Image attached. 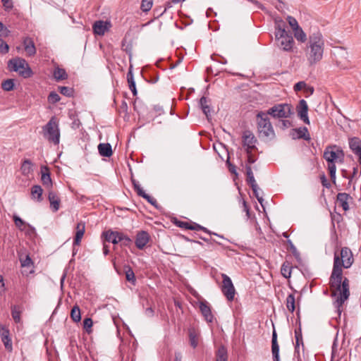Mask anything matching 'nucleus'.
Here are the masks:
<instances>
[{
  "label": "nucleus",
  "instance_id": "423d86ee",
  "mask_svg": "<svg viewBox=\"0 0 361 361\" xmlns=\"http://www.w3.org/2000/svg\"><path fill=\"white\" fill-rule=\"evenodd\" d=\"M8 66L11 71L18 72L19 75L25 78H30L32 75V70L23 59H12L9 60Z\"/></svg>",
  "mask_w": 361,
  "mask_h": 361
},
{
  "label": "nucleus",
  "instance_id": "6e6552de",
  "mask_svg": "<svg viewBox=\"0 0 361 361\" xmlns=\"http://www.w3.org/2000/svg\"><path fill=\"white\" fill-rule=\"evenodd\" d=\"M275 39L277 46L285 51H291L293 49L294 40L290 32H286L284 35H275Z\"/></svg>",
  "mask_w": 361,
  "mask_h": 361
},
{
  "label": "nucleus",
  "instance_id": "4d7b16f0",
  "mask_svg": "<svg viewBox=\"0 0 361 361\" xmlns=\"http://www.w3.org/2000/svg\"><path fill=\"white\" fill-rule=\"evenodd\" d=\"M9 50V47L8 44L4 41L2 39H0V53L6 54Z\"/></svg>",
  "mask_w": 361,
  "mask_h": 361
},
{
  "label": "nucleus",
  "instance_id": "6e6d98bb",
  "mask_svg": "<svg viewBox=\"0 0 361 361\" xmlns=\"http://www.w3.org/2000/svg\"><path fill=\"white\" fill-rule=\"evenodd\" d=\"M132 182H133V185L135 190L137 192V195L141 197L145 192L142 189V188L140 187V185L137 181L133 179Z\"/></svg>",
  "mask_w": 361,
  "mask_h": 361
},
{
  "label": "nucleus",
  "instance_id": "4468645a",
  "mask_svg": "<svg viewBox=\"0 0 361 361\" xmlns=\"http://www.w3.org/2000/svg\"><path fill=\"white\" fill-rule=\"evenodd\" d=\"M111 27L110 22L97 20L92 25L93 32L95 35L102 36L107 32Z\"/></svg>",
  "mask_w": 361,
  "mask_h": 361
},
{
  "label": "nucleus",
  "instance_id": "f03ea898",
  "mask_svg": "<svg viewBox=\"0 0 361 361\" xmlns=\"http://www.w3.org/2000/svg\"><path fill=\"white\" fill-rule=\"evenodd\" d=\"M324 49V40L320 31L317 30L310 35L306 48V56L310 65L322 59Z\"/></svg>",
  "mask_w": 361,
  "mask_h": 361
},
{
  "label": "nucleus",
  "instance_id": "c756f323",
  "mask_svg": "<svg viewBox=\"0 0 361 361\" xmlns=\"http://www.w3.org/2000/svg\"><path fill=\"white\" fill-rule=\"evenodd\" d=\"M127 80L128 82V86L133 95L135 96L137 94V90L135 87V82L134 80L133 74L132 72V66H130L128 72L127 73Z\"/></svg>",
  "mask_w": 361,
  "mask_h": 361
},
{
  "label": "nucleus",
  "instance_id": "8fccbe9b",
  "mask_svg": "<svg viewBox=\"0 0 361 361\" xmlns=\"http://www.w3.org/2000/svg\"><path fill=\"white\" fill-rule=\"evenodd\" d=\"M92 325L93 322L91 318L87 317L83 320V328L88 334L92 332Z\"/></svg>",
  "mask_w": 361,
  "mask_h": 361
},
{
  "label": "nucleus",
  "instance_id": "a211bd4d",
  "mask_svg": "<svg viewBox=\"0 0 361 361\" xmlns=\"http://www.w3.org/2000/svg\"><path fill=\"white\" fill-rule=\"evenodd\" d=\"M200 310L202 314L204 317L205 320L208 323H212L214 320V316L212 313L210 306L207 302H200Z\"/></svg>",
  "mask_w": 361,
  "mask_h": 361
},
{
  "label": "nucleus",
  "instance_id": "9b49d317",
  "mask_svg": "<svg viewBox=\"0 0 361 361\" xmlns=\"http://www.w3.org/2000/svg\"><path fill=\"white\" fill-rule=\"evenodd\" d=\"M243 145L245 147V150L246 153H249L250 150L256 149L255 144L257 143V139L252 132L250 130H245L243 133Z\"/></svg>",
  "mask_w": 361,
  "mask_h": 361
},
{
  "label": "nucleus",
  "instance_id": "393cba45",
  "mask_svg": "<svg viewBox=\"0 0 361 361\" xmlns=\"http://www.w3.org/2000/svg\"><path fill=\"white\" fill-rule=\"evenodd\" d=\"M274 35L282 34L284 35L286 32V23L281 18H276L274 19Z\"/></svg>",
  "mask_w": 361,
  "mask_h": 361
},
{
  "label": "nucleus",
  "instance_id": "a19ab883",
  "mask_svg": "<svg viewBox=\"0 0 361 361\" xmlns=\"http://www.w3.org/2000/svg\"><path fill=\"white\" fill-rule=\"evenodd\" d=\"M293 33L298 42H305L307 41V35L300 27L293 30Z\"/></svg>",
  "mask_w": 361,
  "mask_h": 361
},
{
  "label": "nucleus",
  "instance_id": "aec40b11",
  "mask_svg": "<svg viewBox=\"0 0 361 361\" xmlns=\"http://www.w3.org/2000/svg\"><path fill=\"white\" fill-rule=\"evenodd\" d=\"M271 353L273 361H281L279 355V345L277 341V334L275 330H274L272 333Z\"/></svg>",
  "mask_w": 361,
  "mask_h": 361
},
{
  "label": "nucleus",
  "instance_id": "412c9836",
  "mask_svg": "<svg viewBox=\"0 0 361 361\" xmlns=\"http://www.w3.org/2000/svg\"><path fill=\"white\" fill-rule=\"evenodd\" d=\"M23 43L24 49L28 56H32L36 54V48L32 38L25 37Z\"/></svg>",
  "mask_w": 361,
  "mask_h": 361
},
{
  "label": "nucleus",
  "instance_id": "ddd939ff",
  "mask_svg": "<svg viewBox=\"0 0 361 361\" xmlns=\"http://www.w3.org/2000/svg\"><path fill=\"white\" fill-rule=\"evenodd\" d=\"M0 337L5 348L8 352H11L13 350V344L10 337V331L6 326H0Z\"/></svg>",
  "mask_w": 361,
  "mask_h": 361
},
{
  "label": "nucleus",
  "instance_id": "bf43d9fd",
  "mask_svg": "<svg viewBox=\"0 0 361 361\" xmlns=\"http://www.w3.org/2000/svg\"><path fill=\"white\" fill-rule=\"evenodd\" d=\"M20 263L21 266L23 267H30L33 264L32 260L29 255H27L24 259H21Z\"/></svg>",
  "mask_w": 361,
  "mask_h": 361
},
{
  "label": "nucleus",
  "instance_id": "a878e982",
  "mask_svg": "<svg viewBox=\"0 0 361 361\" xmlns=\"http://www.w3.org/2000/svg\"><path fill=\"white\" fill-rule=\"evenodd\" d=\"M98 151L101 156L105 157H110L113 154L111 145L109 143L99 144Z\"/></svg>",
  "mask_w": 361,
  "mask_h": 361
},
{
  "label": "nucleus",
  "instance_id": "1a4fd4ad",
  "mask_svg": "<svg viewBox=\"0 0 361 361\" xmlns=\"http://www.w3.org/2000/svg\"><path fill=\"white\" fill-rule=\"evenodd\" d=\"M222 277V286L221 291L224 296L228 301H232L234 299L235 290L231 278L226 274H221Z\"/></svg>",
  "mask_w": 361,
  "mask_h": 361
},
{
  "label": "nucleus",
  "instance_id": "2eb2a0df",
  "mask_svg": "<svg viewBox=\"0 0 361 361\" xmlns=\"http://www.w3.org/2000/svg\"><path fill=\"white\" fill-rule=\"evenodd\" d=\"M149 238L150 237L147 232L144 231H139L136 235L135 244L138 249L142 250L148 243Z\"/></svg>",
  "mask_w": 361,
  "mask_h": 361
},
{
  "label": "nucleus",
  "instance_id": "7ed1b4c3",
  "mask_svg": "<svg viewBox=\"0 0 361 361\" xmlns=\"http://www.w3.org/2000/svg\"><path fill=\"white\" fill-rule=\"evenodd\" d=\"M343 151L336 145L327 146L324 152V159L328 163V170L331 179L335 182L336 167V163H343L344 160Z\"/></svg>",
  "mask_w": 361,
  "mask_h": 361
},
{
  "label": "nucleus",
  "instance_id": "13d9d810",
  "mask_svg": "<svg viewBox=\"0 0 361 361\" xmlns=\"http://www.w3.org/2000/svg\"><path fill=\"white\" fill-rule=\"evenodd\" d=\"M141 197L147 200L148 202L155 206V207H158V205L157 204V200L155 198L151 197L150 195H147L145 192Z\"/></svg>",
  "mask_w": 361,
  "mask_h": 361
},
{
  "label": "nucleus",
  "instance_id": "3c124183",
  "mask_svg": "<svg viewBox=\"0 0 361 361\" xmlns=\"http://www.w3.org/2000/svg\"><path fill=\"white\" fill-rule=\"evenodd\" d=\"M48 102L51 104H56L60 101L61 97L56 92H51L48 96Z\"/></svg>",
  "mask_w": 361,
  "mask_h": 361
},
{
  "label": "nucleus",
  "instance_id": "7c9ffc66",
  "mask_svg": "<svg viewBox=\"0 0 361 361\" xmlns=\"http://www.w3.org/2000/svg\"><path fill=\"white\" fill-rule=\"evenodd\" d=\"M228 351L224 345H220L216 352V361H227Z\"/></svg>",
  "mask_w": 361,
  "mask_h": 361
},
{
  "label": "nucleus",
  "instance_id": "bb28decb",
  "mask_svg": "<svg viewBox=\"0 0 361 361\" xmlns=\"http://www.w3.org/2000/svg\"><path fill=\"white\" fill-rule=\"evenodd\" d=\"M245 171L247 176L246 181L251 188L255 190L257 184L255 179L251 166L245 165Z\"/></svg>",
  "mask_w": 361,
  "mask_h": 361
},
{
  "label": "nucleus",
  "instance_id": "e2e57ef3",
  "mask_svg": "<svg viewBox=\"0 0 361 361\" xmlns=\"http://www.w3.org/2000/svg\"><path fill=\"white\" fill-rule=\"evenodd\" d=\"M252 192H253V194L255 196V197L257 199L258 202L261 204V205H262V203H263V198L262 197H260L259 195V187L258 185H256V188L254 189H252Z\"/></svg>",
  "mask_w": 361,
  "mask_h": 361
},
{
  "label": "nucleus",
  "instance_id": "0eeeda50",
  "mask_svg": "<svg viewBox=\"0 0 361 361\" xmlns=\"http://www.w3.org/2000/svg\"><path fill=\"white\" fill-rule=\"evenodd\" d=\"M274 118H289L293 114V106L289 104H278L265 112Z\"/></svg>",
  "mask_w": 361,
  "mask_h": 361
},
{
  "label": "nucleus",
  "instance_id": "9d476101",
  "mask_svg": "<svg viewBox=\"0 0 361 361\" xmlns=\"http://www.w3.org/2000/svg\"><path fill=\"white\" fill-rule=\"evenodd\" d=\"M333 59L337 66L345 68L348 65V53L342 47H336L332 53Z\"/></svg>",
  "mask_w": 361,
  "mask_h": 361
},
{
  "label": "nucleus",
  "instance_id": "79ce46f5",
  "mask_svg": "<svg viewBox=\"0 0 361 361\" xmlns=\"http://www.w3.org/2000/svg\"><path fill=\"white\" fill-rule=\"evenodd\" d=\"M71 317L75 322H78L81 319L80 310L78 305H75L73 306L71 311Z\"/></svg>",
  "mask_w": 361,
  "mask_h": 361
},
{
  "label": "nucleus",
  "instance_id": "c85d7f7f",
  "mask_svg": "<svg viewBox=\"0 0 361 361\" xmlns=\"http://www.w3.org/2000/svg\"><path fill=\"white\" fill-rule=\"evenodd\" d=\"M210 102L209 99H208L206 97H202L200 99L199 104L203 111V113L205 114V116L208 118L210 115L211 112V108L209 105V103Z\"/></svg>",
  "mask_w": 361,
  "mask_h": 361
},
{
  "label": "nucleus",
  "instance_id": "4c0bfd02",
  "mask_svg": "<svg viewBox=\"0 0 361 361\" xmlns=\"http://www.w3.org/2000/svg\"><path fill=\"white\" fill-rule=\"evenodd\" d=\"M295 353H298V349L300 344L302 343L303 345L302 341V329L300 326H298L295 329Z\"/></svg>",
  "mask_w": 361,
  "mask_h": 361
},
{
  "label": "nucleus",
  "instance_id": "473e14b6",
  "mask_svg": "<svg viewBox=\"0 0 361 361\" xmlns=\"http://www.w3.org/2000/svg\"><path fill=\"white\" fill-rule=\"evenodd\" d=\"M189 341L190 345L195 348L198 345V334L195 329H189L188 330Z\"/></svg>",
  "mask_w": 361,
  "mask_h": 361
},
{
  "label": "nucleus",
  "instance_id": "39448f33",
  "mask_svg": "<svg viewBox=\"0 0 361 361\" xmlns=\"http://www.w3.org/2000/svg\"><path fill=\"white\" fill-rule=\"evenodd\" d=\"M44 137L50 142L58 145L60 140L59 123L55 116H52L42 128Z\"/></svg>",
  "mask_w": 361,
  "mask_h": 361
},
{
  "label": "nucleus",
  "instance_id": "4be33fe9",
  "mask_svg": "<svg viewBox=\"0 0 361 361\" xmlns=\"http://www.w3.org/2000/svg\"><path fill=\"white\" fill-rule=\"evenodd\" d=\"M41 172H42L41 180H42V184L47 188H52V180H51V178L50 176L49 168L47 166L42 168Z\"/></svg>",
  "mask_w": 361,
  "mask_h": 361
},
{
  "label": "nucleus",
  "instance_id": "6ab92c4d",
  "mask_svg": "<svg viewBox=\"0 0 361 361\" xmlns=\"http://www.w3.org/2000/svg\"><path fill=\"white\" fill-rule=\"evenodd\" d=\"M48 200L50 203V207L53 212H57L60 208L61 200L57 194L50 190L48 195Z\"/></svg>",
  "mask_w": 361,
  "mask_h": 361
},
{
  "label": "nucleus",
  "instance_id": "c03bdc74",
  "mask_svg": "<svg viewBox=\"0 0 361 361\" xmlns=\"http://www.w3.org/2000/svg\"><path fill=\"white\" fill-rule=\"evenodd\" d=\"M14 87V80L13 79H7L1 82V88L4 91H11Z\"/></svg>",
  "mask_w": 361,
  "mask_h": 361
},
{
  "label": "nucleus",
  "instance_id": "f704fd0d",
  "mask_svg": "<svg viewBox=\"0 0 361 361\" xmlns=\"http://www.w3.org/2000/svg\"><path fill=\"white\" fill-rule=\"evenodd\" d=\"M32 165L33 164L30 159H25L23 161L20 167L22 174L24 176L29 175L32 171Z\"/></svg>",
  "mask_w": 361,
  "mask_h": 361
},
{
  "label": "nucleus",
  "instance_id": "603ef678",
  "mask_svg": "<svg viewBox=\"0 0 361 361\" xmlns=\"http://www.w3.org/2000/svg\"><path fill=\"white\" fill-rule=\"evenodd\" d=\"M287 21L290 27L292 28L293 31L300 27L297 20L293 16H288L287 17Z\"/></svg>",
  "mask_w": 361,
  "mask_h": 361
},
{
  "label": "nucleus",
  "instance_id": "c9c22d12",
  "mask_svg": "<svg viewBox=\"0 0 361 361\" xmlns=\"http://www.w3.org/2000/svg\"><path fill=\"white\" fill-rule=\"evenodd\" d=\"M53 76L56 81H60L67 79L68 74L63 68L57 67L54 71Z\"/></svg>",
  "mask_w": 361,
  "mask_h": 361
},
{
  "label": "nucleus",
  "instance_id": "20e7f679",
  "mask_svg": "<svg viewBox=\"0 0 361 361\" xmlns=\"http://www.w3.org/2000/svg\"><path fill=\"white\" fill-rule=\"evenodd\" d=\"M257 130L259 137L271 139L275 136L274 130L267 114L259 111L257 114Z\"/></svg>",
  "mask_w": 361,
  "mask_h": 361
},
{
  "label": "nucleus",
  "instance_id": "f3484780",
  "mask_svg": "<svg viewBox=\"0 0 361 361\" xmlns=\"http://www.w3.org/2000/svg\"><path fill=\"white\" fill-rule=\"evenodd\" d=\"M291 135L293 139H304L305 140H310V135L306 127L293 129Z\"/></svg>",
  "mask_w": 361,
  "mask_h": 361
},
{
  "label": "nucleus",
  "instance_id": "cd10ccee",
  "mask_svg": "<svg viewBox=\"0 0 361 361\" xmlns=\"http://www.w3.org/2000/svg\"><path fill=\"white\" fill-rule=\"evenodd\" d=\"M13 220L14 221L16 226L20 231H24L25 228L26 226H27L30 230H32L33 231H35V228L32 226L27 224L25 221H24L21 218H20L16 214H14L13 216Z\"/></svg>",
  "mask_w": 361,
  "mask_h": 361
},
{
  "label": "nucleus",
  "instance_id": "5701e85b",
  "mask_svg": "<svg viewBox=\"0 0 361 361\" xmlns=\"http://www.w3.org/2000/svg\"><path fill=\"white\" fill-rule=\"evenodd\" d=\"M85 231V223L83 222H79L76 226V233L75 236L74 238L73 245H79L81 241L82 238L84 235Z\"/></svg>",
  "mask_w": 361,
  "mask_h": 361
},
{
  "label": "nucleus",
  "instance_id": "de8ad7c7",
  "mask_svg": "<svg viewBox=\"0 0 361 361\" xmlns=\"http://www.w3.org/2000/svg\"><path fill=\"white\" fill-rule=\"evenodd\" d=\"M59 90L61 94L66 97H72L73 95V89L69 87L59 86Z\"/></svg>",
  "mask_w": 361,
  "mask_h": 361
},
{
  "label": "nucleus",
  "instance_id": "72a5a7b5",
  "mask_svg": "<svg viewBox=\"0 0 361 361\" xmlns=\"http://www.w3.org/2000/svg\"><path fill=\"white\" fill-rule=\"evenodd\" d=\"M43 190L40 185H35L31 188V195L33 199L37 200L38 202H41L42 198Z\"/></svg>",
  "mask_w": 361,
  "mask_h": 361
},
{
  "label": "nucleus",
  "instance_id": "774afa93",
  "mask_svg": "<svg viewBox=\"0 0 361 361\" xmlns=\"http://www.w3.org/2000/svg\"><path fill=\"white\" fill-rule=\"evenodd\" d=\"M125 234L123 233H121V232H118L116 231V236L117 237V243H122V240H123V238L124 237Z\"/></svg>",
  "mask_w": 361,
  "mask_h": 361
},
{
  "label": "nucleus",
  "instance_id": "09e8293b",
  "mask_svg": "<svg viewBox=\"0 0 361 361\" xmlns=\"http://www.w3.org/2000/svg\"><path fill=\"white\" fill-rule=\"evenodd\" d=\"M193 231H202L207 233H208L209 235H217L219 237H221V238H223V236L221 235H218L217 233H214V232H212L210 231H209L207 228L197 224V223H194V227H193Z\"/></svg>",
  "mask_w": 361,
  "mask_h": 361
},
{
  "label": "nucleus",
  "instance_id": "338daca9",
  "mask_svg": "<svg viewBox=\"0 0 361 361\" xmlns=\"http://www.w3.org/2000/svg\"><path fill=\"white\" fill-rule=\"evenodd\" d=\"M243 210L246 212V215L247 216V218L250 217V209H249V207L247 204V202L243 200Z\"/></svg>",
  "mask_w": 361,
  "mask_h": 361
},
{
  "label": "nucleus",
  "instance_id": "a18cd8bd",
  "mask_svg": "<svg viewBox=\"0 0 361 361\" xmlns=\"http://www.w3.org/2000/svg\"><path fill=\"white\" fill-rule=\"evenodd\" d=\"M125 273L126 280L129 282L134 283L135 281V276L133 269L129 267H125Z\"/></svg>",
  "mask_w": 361,
  "mask_h": 361
},
{
  "label": "nucleus",
  "instance_id": "dca6fc26",
  "mask_svg": "<svg viewBox=\"0 0 361 361\" xmlns=\"http://www.w3.org/2000/svg\"><path fill=\"white\" fill-rule=\"evenodd\" d=\"M336 201L344 211H348L349 202L353 201V197L346 192H339L336 196Z\"/></svg>",
  "mask_w": 361,
  "mask_h": 361
},
{
  "label": "nucleus",
  "instance_id": "58836bf2",
  "mask_svg": "<svg viewBox=\"0 0 361 361\" xmlns=\"http://www.w3.org/2000/svg\"><path fill=\"white\" fill-rule=\"evenodd\" d=\"M295 295L293 293L289 294L286 300V305L291 313L295 310Z\"/></svg>",
  "mask_w": 361,
  "mask_h": 361
},
{
  "label": "nucleus",
  "instance_id": "49530a36",
  "mask_svg": "<svg viewBox=\"0 0 361 361\" xmlns=\"http://www.w3.org/2000/svg\"><path fill=\"white\" fill-rule=\"evenodd\" d=\"M116 235V231H112L111 230L103 232L102 236L104 238V240L109 243H113L115 240V235Z\"/></svg>",
  "mask_w": 361,
  "mask_h": 361
},
{
  "label": "nucleus",
  "instance_id": "f8f14e48",
  "mask_svg": "<svg viewBox=\"0 0 361 361\" xmlns=\"http://www.w3.org/2000/svg\"><path fill=\"white\" fill-rule=\"evenodd\" d=\"M298 117L305 123L310 125V121L308 117V105L305 99H300L296 106Z\"/></svg>",
  "mask_w": 361,
  "mask_h": 361
},
{
  "label": "nucleus",
  "instance_id": "052dcab7",
  "mask_svg": "<svg viewBox=\"0 0 361 361\" xmlns=\"http://www.w3.org/2000/svg\"><path fill=\"white\" fill-rule=\"evenodd\" d=\"M306 87V83L304 81H300L295 84L293 89L295 92L300 91Z\"/></svg>",
  "mask_w": 361,
  "mask_h": 361
},
{
  "label": "nucleus",
  "instance_id": "69168bd1",
  "mask_svg": "<svg viewBox=\"0 0 361 361\" xmlns=\"http://www.w3.org/2000/svg\"><path fill=\"white\" fill-rule=\"evenodd\" d=\"M321 181L324 187L329 188L331 186L324 174L321 176Z\"/></svg>",
  "mask_w": 361,
  "mask_h": 361
},
{
  "label": "nucleus",
  "instance_id": "f257e3e1",
  "mask_svg": "<svg viewBox=\"0 0 361 361\" xmlns=\"http://www.w3.org/2000/svg\"><path fill=\"white\" fill-rule=\"evenodd\" d=\"M354 263L353 254L348 247L341 249L340 254L334 253L333 269L329 278V286L332 297H336L334 305L338 317L342 312L344 302L350 296V281L343 276V268L348 269Z\"/></svg>",
  "mask_w": 361,
  "mask_h": 361
},
{
  "label": "nucleus",
  "instance_id": "0e129e2a",
  "mask_svg": "<svg viewBox=\"0 0 361 361\" xmlns=\"http://www.w3.org/2000/svg\"><path fill=\"white\" fill-rule=\"evenodd\" d=\"M247 164L246 165L250 166V164H254L257 159L252 155V150H250L249 153H247Z\"/></svg>",
  "mask_w": 361,
  "mask_h": 361
},
{
  "label": "nucleus",
  "instance_id": "ea45409f",
  "mask_svg": "<svg viewBox=\"0 0 361 361\" xmlns=\"http://www.w3.org/2000/svg\"><path fill=\"white\" fill-rule=\"evenodd\" d=\"M173 223L179 228L193 231L195 222H188L174 219Z\"/></svg>",
  "mask_w": 361,
  "mask_h": 361
},
{
  "label": "nucleus",
  "instance_id": "5fc2aeb1",
  "mask_svg": "<svg viewBox=\"0 0 361 361\" xmlns=\"http://www.w3.org/2000/svg\"><path fill=\"white\" fill-rule=\"evenodd\" d=\"M152 6V1L148 0H142L140 6V8L142 11L147 12L149 11Z\"/></svg>",
  "mask_w": 361,
  "mask_h": 361
},
{
  "label": "nucleus",
  "instance_id": "864d4df0",
  "mask_svg": "<svg viewBox=\"0 0 361 361\" xmlns=\"http://www.w3.org/2000/svg\"><path fill=\"white\" fill-rule=\"evenodd\" d=\"M2 3V6L4 7V9L9 12L11 11L13 8V2L12 0H1Z\"/></svg>",
  "mask_w": 361,
  "mask_h": 361
},
{
  "label": "nucleus",
  "instance_id": "680f3d73",
  "mask_svg": "<svg viewBox=\"0 0 361 361\" xmlns=\"http://www.w3.org/2000/svg\"><path fill=\"white\" fill-rule=\"evenodd\" d=\"M132 243H133L132 239L130 237H128L127 235L125 234V235L123 238L121 245H124V246L129 247L132 245Z\"/></svg>",
  "mask_w": 361,
  "mask_h": 361
},
{
  "label": "nucleus",
  "instance_id": "2f4dec72",
  "mask_svg": "<svg viewBox=\"0 0 361 361\" xmlns=\"http://www.w3.org/2000/svg\"><path fill=\"white\" fill-rule=\"evenodd\" d=\"M23 308L20 305H13L11 307V316L16 323L21 322V313Z\"/></svg>",
  "mask_w": 361,
  "mask_h": 361
},
{
  "label": "nucleus",
  "instance_id": "b1692460",
  "mask_svg": "<svg viewBox=\"0 0 361 361\" xmlns=\"http://www.w3.org/2000/svg\"><path fill=\"white\" fill-rule=\"evenodd\" d=\"M349 147L352 152L356 154H361V140L359 137H354L349 140Z\"/></svg>",
  "mask_w": 361,
  "mask_h": 361
},
{
  "label": "nucleus",
  "instance_id": "e433bc0d",
  "mask_svg": "<svg viewBox=\"0 0 361 361\" xmlns=\"http://www.w3.org/2000/svg\"><path fill=\"white\" fill-rule=\"evenodd\" d=\"M292 266L290 262L285 261L281 268V273L282 276L286 279H289L291 276Z\"/></svg>",
  "mask_w": 361,
  "mask_h": 361
},
{
  "label": "nucleus",
  "instance_id": "37998d69",
  "mask_svg": "<svg viewBox=\"0 0 361 361\" xmlns=\"http://www.w3.org/2000/svg\"><path fill=\"white\" fill-rule=\"evenodd\" d=\"M288 250H289L297 260L300 259V254L290 240H287Z\"/></svg>",
  "mask_w": 361,
  "mask_h": 361
}]
</instances>
